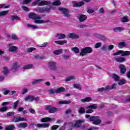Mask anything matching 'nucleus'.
I'll return each mask as SVG.
<instances>
[{"instance_id":"f257e3e1","label":"nucleus","mask_w":130,"mask_h":130,"mask_svg":"<svg viewBox=\"0 0 130 130\" xmlns=\"http://www.w3.org/2000/svg\"><path fill=\"white\" fill-rule=\"evenodd\" d=\"M28 18L29 19L35 20L34 23H35V24H44L49 23V20H41V17L39 15L34 12L29 13L28 14Z\"/></svg>"},{"instance_id":"f03ea898","label":"nucleus","mask_w":130,"mask_h":130,"mask_svg":"<svg viewBox=\"0 0 130 130\" xmlns=\"http://www.w3.org/2000/svg\"><path fill=\"white\" fill-rule=\"evenodd\" d=\"M51 1H50L43 0L41 1V0H36V1L32 3V6L35 7L36 5H38L39 7H43L44 6H48V5H51Z\"/></svg>"},{"instance_id":"7ed1b4c3","label":"nucleus","mask_w":130,"mask_h":130,"mask_svg":"<svg viewBox=\"0 0 130 130\" xmlns=\"http://www.w3.org/2000/svg\"><path fill=\"white\" fill-rule=\"evenodd\" d=\"M86 118H89L90 121H93L92 123L95 124L96 125L101 123V120L99 119L100 117L98 116H90L89 115H86L85 116Z\"/></svg>"},{"instance_id":"20e7f679","label":"nucleus","mask_w":130,"mask_h":130,"mask_svg":"<svg viewBox=\"0 0 130 130\" xmlns=\"http://www.w3.org/2000/svg\"><path fill=\"white\" fill-rule=\"evenodd\" d=\"M91 52H93V49L91 47H87L82 49L79 54L81 56H84V55H86L88 53H91Z\"/></svg>"},{"instance_id":"39448f33","label":"nucleus","mask_w":130,"mask_h":130,"mask_svg":"<svg viewBox=\"0 0 130 130\" xmlns=\"http://www.w3.org/2000/svg\"><path fill=\"white\" fill-rule=\"evenodd\" d=\"M120 54H121V56H126L127 55H130V51L119 50L115 53H113V56H116L117 55H120Z\"/></svg>"},{"instance_id":"423d86ee","label":"nucleus","mask_w":130,"mask_h":130,"mask_svg":"<svg viewBox=\"0 0 130 130\" xmlns=\"http://www.w3.org/2000/svg\"><path fill=\"white\" fill-rule=\"evenodd\" d=\"M98 105L96 104H92L91 105L88 106L85 108L86 109H87L86 111V113H92L94 111L93 109H97Z\"/></svg>"},{"instance_id":"0eeeda50","label":"nucleus","mask_w":130,"mask_h":130,"mask_svg":"<svg viewBox=\"0 0 130 130\" xmlns=\"http://www.w3.org/2000/svg\"><path fill=\"white\" fill-rule=\"evenodd\" d=\"M8 50L10 52L16 53L18 51V47L17 46H13V44H9L8 45Z\"/></svg>"},{"instance_id":"6e6552de","label":"nucleus","mask_w":130,"mask_h":130,"mask_svg":"<svg viewBox=\"0 0 130 130\" xmlns=\"http://www.w3.org/2000/svg\"><path fill=\"white\" fill-rule=\"evenodd\" d=\"M58 10L62 12V14H63L64 17H67V18H69V17H70L69 9L67 8H58Z\"/></svg>"},{"instance_id":"1a4fd4ad","label":"nucleus","mask_w":130,"mask_h":130,"mask_svg":"<svg viewBox=\"0 0 130 130\" xmlns=\"http://www.w3.org/2000/svg\"><path fill=\"white\" fill-rule=\"evenodd\" d=\"M48 66L52 71L56 70V62L54 61H49L48 62Z\"/></svg>"},{"instance_id":"9d476101","label":"nucleus","mask_w":130,"mask_h":130,"mask_svg":"<svg viewBox=\"0 0 130 130\" xmlns=\"http://www.w3.org/2000/svg\"><path fill=\"white\" fill-rule=\"evenodd\" d=\"M46 110H47L49 113H54L57 111V109L50 105L46 107Z\"/></svg>"},{"instance_id":"9b49d317","label":"nucleus","mask_w":130,"mask_h":130,"mask_svg":"<svg viewBox=\"0 0 130 130\" xmlns=\"http://www.w3.org/2000/svg\"><path fill=\"white\" fill-rule=\"evenodd\" d=\"M79 37V35L75 34V32H71L67 35V38L68 39H78Z\"/></svg>"},{"instance_id":"f8f14e48","label":"nucleus","mask_w":130,"mask_h":130,"mask_svg":"<svg viewBox=\"0 0 130 130\" xmlns=\"http://www.w3.org/2000/svg\"><path fill=\"white\" fill-rule=\"evenodd\" d=\"M110 77L112 79H113V80L115 81V82H118V81H119V76L115 73L112 74Z\"/></svg>"},{"instance_id":"ddd939ff","label":"nucleus","mask_w":130,"mask_h":130,"mask_svg":"<svg viewBox=\"0 0 130 130\" xmlns=\"http://www.w3.org/2000/svg\"><path fill=\"white\" fill-rule=\"evenodd\" d=\"M120 21L122 23H127L129 22L128 16H124L120 18Z\"/></svg>"},{"instance_id":"4468645a","label":"nucleus","mask_w":130,"mask_h":130,"mask_svg":"<svg viewBox=\"0 0 130 130\" xmlns=\"http://www.w3.org/2000/svg\"><path fill=\"white\" fill-rule=\"evenodd\" d=\"M114 60H116L117 62H124V61H126L125 58L123 57L115 58Z\"/></svg>"},{"instance_id":"2eb2a0df","label":"nucleus","mask_w":130,"mask_h":130,"mask_svg":"<svg viewBox=\"0 0 130 130\" xmlns=\"http://www.w3.org/2000/svg\"><path fill=\"white\" fill-rule=\"evenodd\" d=\"M24 101L28 102L29 101L30 102H32L34 100V96L32 95H27L24 99Z\"/></svg>"},{"instance_id":"dca6fc26","label":"nucleus","mask_w":130,"mask_h":130,"mask_svg":"<svg viewBox=\"0 0 130 130\" xmlns=\"http://www.w3.org/2000/svg\"><path fill=\"white\" fill-rule=\"evenodd\" d=\"M78 19L80 22H84V21H86V20H87V16L85 15H79Z\"/></svg>"},{"instance_id":"f3484780","label":"nucleus","mask_w":130,"mask_h":130,"mask_svg":"<svg viewBox=\"0 0 130 130\" xmlns=\"http://www.w3.org/2000/svg\"><path fill=\"white\" fill-rule=\"evenodd\" d=\"M50 124L49 123L47 124H36L35 126L36 127H44L45 128L46 127H49Z\"/></svg>"},{"instance_id":"a211bd4d","label":"nucleus","mask_w":130,"mask_h":130,"mask_svg":"<svg viewBox=\"0 0 130 130\" xmlns=\"http://www.w3.org/2000/svg\"><path fill=\"white\" fill-rule=\"evenodd\" d=\"M119 68L120 70L121 74H124L126 72V69H125V66L123 64L119 65Z\"/></svg>"},{"instance_id":"6ab92c4d","label":"nucleus","mask_w":130,"mask_h":130,"mask_svg":"<svg viewBox=\"0 0 130 130\" xmlns=\"http://www.w3.org/2000/svg\"><path fill=\"white\" fill-rule=\"evenodd\" d=\"M84 121L83 120H78L74 124V127H80L81 126V123H83Z\"/></svg>"},{"instance_id":"aec40b11","label":"nucleus","mask_w":130,"mask_h":130,"mask_svg":"<svg viewBox=\"0 0 130 130\" xmlns=\"http://www.w3.org/2000/svg\"><path fill=\"white\" fill-rule=\"evenodd\" d=\"M14 122H19V121H27L26 118L17 117L14 120Z\"/></svg>"},{"instance_id":"412c9836","label":"nucleus","mask_w":130,"mask_h":130,"mask_svg":"<svg viewBox=\"0 0 130 130\" xmlns=\"http://www.w3.org/2000/svg\"><path fill=\"white\" fill-rule=\"evenodd\" d=\"M123 30H124V27H118L113 28L114 32H121L123 31Z\"/></svg>"},{"instance_id":"4be33fe9","label":"nucleus","mask_w":130,"mask_h":130,"mask_svg":"<svg viewBox=\"0 0 130 130\" xmlns=\"http://www.w3.org/2000/svg\"><path fill=\"white\" fill-rule=\"evenodd\" d=\"M84 5H85V4L83 1L79 3L73 2V7H82V6H84Z\"/></svg>"},{"instance_id":"5701e85b","label":"nucleus","mask_w":130,"mask_h":130,"mask_svg":"<svg viewBox=\"0 0 130 130\" xmlns=\"http://www.w3.org/2000/svg\"><path fill=\"white\" fill-rule=\"evenodd\" d=\"M54 119H52L51 118L49 117H46L41 119V122H47V121H52L54 120Z\"/></svg>"},{"instance_id":"b1692460","label":"nucleus","mask_w":130,"mask_h":130,"mask_svg":"<svg viewBox=\"0 0 130 130\" xmlns=\"http://www.w3.org/2000/svg\"><path fill=\"white\" fill-rule=\"evenodd\" d=\"M32 68H33V64H28L23 66L22 67V69L23 70H31V69H32Z\"/></svg>"},{"instance_id":"393cba45","label":"nucleus","mask_w":130,"mask_h":130,"mask_svg":"<svg viewBox=\"0 0 130 130\" xmlns=\"http://www.w3.org/2000/svg\"><path fill=\"white\" fill-rule=\"evenodd\" d=\"M21 64H19L17 62H15L13 63V67L11 68V70H16L18 68H20Z\"/></svg>"},{"instance_id":"a878e982","label":"nucleus","mask_w":130,"mask_h":130,"mask_svg":"<svg viewBox=\"0 0 130 130\" xmlns=\"http://www.w3.org/2000/svg\"><path fill=\"white\" fill-rule=\"evenodd\" d=\"M126 46H127V45H126V43L124 42H121L118 43L119 48H123V47H125Z\"/></svg>"},{"instance_id":"bb28decb","label":"nucleus","mask_w":130,"mask_h":130,"mask_svg":"<svg viewBox=\"0 0 130 130\" xmlns=\"http://www.w3.org/2000/svg\"><path fill=\"white\" fill-rule=\"evenodd\" d=\"M67 41L66 40L63 41H55V43L56 44H59V45H63V44H66L67 43Z\"/></svg>"},{"instance_id":"cd10ccee","label":"nucleus","mask_w":130,"mask_h":130,"mask_svg":"<svg viewBox=\"0 0 130 130\" xmlns=\"http://www.w3.org/2000/svg\"><path fill=\"white\" fill-rule=\"evenodd\" d=\"M56 37H57L58 39H64V38H66V35L62 34H57Z\"/></svg>"},{"instance_id":"c85d7f7f","label":"nucleus","mask_w":130,"mask_h":130,"mask_svg":"<svg viewBox=\"0 0 130 130\" xmlns=\"http://www.w3.org/2000/svg\"><path fill=\"white\" fill-rule=\"evenodd\" d=\"M43 79H34L32 82V85H36V84H39V83H41V82H43Z\"/></svg>"},{"instance_id":"c756f323","label":"nucleus","mask_w":130,"mask_h":130,"mask_svg":"<svg viewBox=\"0 0 130 130\" xmlns=\"http://www.w3.org/2000/svg\"><path fill=\"white\" fill-rule=\"evenodd\" d=\"M90 101H92V98L90 97H86L81 100V102H90Z\"/></svg>"},{"instance_id":"7c9ffc66","label":"nucleus","mask_w":130,"mask_h":130,"mask_svg":"<svg viewBox=\"0 0 130 130\" xmlns=\"http://www.w3.org/2000/svg\"><path fill=\"white\" fill-rule=\"evenodd\" d=\"M9 12H10V11H9V10L3 11L0 12V17H4L5 16H7V15H8V14H9Z\"/></svg>"},{"instance_id":"2f4dec72","label":"nucleus","mask_w":130,"mask_h":130,"mask_svg":"<svg viewBox=\"0 0 130 130\" xmlns=\"http://www.w3.org/2000/svg\"><path fill=\"white\" fill-rule=\"evenodd\" d=\"M72 80H76V76H70L67 77L65 81L66 82H69L70 81H72Z\"/></svg>"},{"instance_id":"473e14b6","label":"nucleus","mask_w":130,"mask_h":130,"mask_svg":"<svg viewBox=\"0 0 130 130\" xmlns=\"http://www.w3.org/2000/svg\"><path fill=\"white\" fill-rule=\"evenodd\" d=\"M70 103H72V101H60L59 102V104H70Z\"/></svg>"},{"instance_id":"72a5a7b5","label":"nucleus","mask_w":130,"mask_h":130,"mask_svg":"<svg viewBox=\"0 0 130 130\" xmlns=\"http://www.w3.org/2000/svg\"><path fill=\"white\" fill-rule=\"evenodd\" d=\"M66 91V88L64 87H60L56 89V93H60V92H64Z\"/></svg>"},{"instance_id":"f704fd0d","label":"nucleus","mask_w":130,"mask_h":130,"mask_svg":"<svg viewBox=\"0 0 130 130\" xmlns=\"http://www.w3.org/2000/svg\"><path fill=\"white\" fill-rule=\"evenodd\" d=\"M2 91L4 93V95H8L10 93V90L7 88H2Z\"/></svg>"},{"instance_id":"c9c22d12","label":"nucleus","mask_w":130,"mask_h":130,"mask_svg":"<svg viewBox=\"0 0 130 130\" xmlns=\"http://www.w3.org/2000/svg\"><path fill=\"white\" fill-rule=\"evenodd\" d=\"M53 53L54 54H55L56 55H58L60 54V53H62V50L61 49L56 50L53 52Z\"/></svg>"},{"instance_id":"e433bc0d","label":"nucleus","mask_w":130,"mask_h":130,"mask_svg":"<svg viewBox=\"0 0 130 130\" xmlns=\"http://www.w3.org/2000/svg\"><path fill=\"white\" fill-rule=\"evenodd\" d=\"M36 12L38 13H44V7L43 8H38L36 9Z\"/></svg>"},{"instance_id":"4c0bfd02","label":"nucleus","mask_w":130,"mask_h":130,"mask_svg":"<svg viewBox=\"0 0 130 130\" xmlns=\"http://www.w3.org/2000/svg\"><path fill=\"white\" fill-rule=\"evenodd\" d=\"M125 83H126L125 80L123 79H121L120 80H118V85H119V86L124 85Z\"/></svg>"},{"instance_id":"58836bf2","label":"nucleus","mask_w":130,"mask_h":130,"mask_svg":"<svg viewBox=\"0 0 130 130\" xmlns=\"http://www.w3.org/2000/svg\"><path fill=\"white\" fill-rule=\"evenodd\" d=\"M53 9V8L50 7V8H47V7H44V13H49L50 12L51 10Z\"/></svg>"},{"instance_id":"ea45409f","label":"nucleus","mask_w":130,"mask_h":130,"mask_svg":"<svg viewBox=\"0 0 130 130\" xmlns=\"http://www.w3.org/2000/svg\"><path fill=\"white\" fill-rule=\"evenodd\" d=\"M79 113H80V114H83L84 113H85V112H86V111L85 110V108L84 107H81L79 111H78Z\"/></svg>"},{"instance_id":"a19ab883","label":"nucleus","mask_w":130,"mask_h":130,"mask_svg":"<svg viewBox=\"0 0 130 130\" xmlns=\"http://www.w3.org/2000/svg\"><path fill=\"white\" fill-rule=\"evenodd\" d=\"M11 20L12 21H14L15 20H18L19 21L21 20V19L19 18V17H18V16H17V15H12V16H11Z\"/></svg>"},{"instance_id":"79ce46f5","label":"nucleus","mask_w":130,"mask_h":130,"mask_svg":"<svg viewBox=\"0 0 130 130\" xmlns=\"http://www.w3.org/2000/svg\"><path fill=\"white\" fill-rule=\"evenodd\" d=\"M15 128V126L14 125H10V126H7L5 127V129L6 130H14V128Z\"/></svg>"},{"instance_id":"37998d69","label":"nucleus","mask_w":130,"mask_h":130,"mask_svg":"<svg viewBox=\"0 0 130 130\" xmlns=\"http://www.w3.org/2000/svg\"><path fill=\"white\" fill-rule=\"evenodd\" d=\"M73 87L74 88H75V89H78V90H82V87H81V85H80V84H74Z\"/></svg>"},{"instance_id":"c03bdc74","label":"nucleus","mask_w":130,"mask_h":130,"mask_svg":"<svg viewBox=\"0 0 130 130\" xmlns=\"http://www.w3.org/2000/svg\"><path fill=\"white\" fill-rule=\"evenodd\" d=\"M27 126H28V123H22L19 124V127H21L22 128H25Z\"/></svg>"},{"instance_id":"a18cd8bd","label":"nucleus","mask_w":130,"mask_h":130,"mask_svg":"<svg viewBox=\"0 0 130 130\" xmlns=\"http://www.w3.org/2000/svg\"><path fill=\"white\" fill-rule=\"evenodd\" d=\"M52 6H60L61 5V3L58 0H57L55 2H54L52 4Z\"/></svg>"},{"instance_id":"49530a36","label":"nucleus","mask_w":130,"mask_h":130,"mask_svg":"<svg viewBox=\"0 0 130 130\" xmlns=\"http://www.w3.org/2000/svg\"><path fill=\"white\" fill-rule=\"evenodd\" d=\"M72 51H74L75 53H79L80 52V49L78 47H74L72 48Z\"/></svg>"},{"instance_id":"de8ad7c7","label":"nucleus","mask_w":130,"mask_h":130,"mask_svg":"<svg viewBox=\"0 0 130 130\" xmlns=\"http://www.w3.org/2000/svg\"><path fill=\"white\" fill-rule=\"evenodd\" d=\"M19 102H20V101L18 100L14 103V105H13V109H16L17 107H18V105H19Z\"/></svg>"},{"instance_id":"09e8293b","label":"nucleus","mask_w":130,"mask_h":130,"mask_svg":"<svg viewBox=\"0 0 130 130\" xmlns=\"http://www.w3.org/2000/svg\"><path fill=\"white\" fill-rule=\"evenodd\" d=\"M9 69L7 67H4L3 70V73L4 75H7V74H9Z\"/></svg>"},{"instance_id":"8fccbe9b","label":"nucleus","mask_w":130,"mask_h":130,"mask_svg":"<svg viewBox=\"0 0 130 130\" xmlns=\"http://www.w3.org/2000/svg\"><path fill=\"white\" fill-rule=\"evenodd\" d=\"M9 109V107H3L2 108H0V112H5V111H7Z\"/></svg>"},{"instance_id":"3c124183","label":"nucleus","mask_w":130,"mask_h":130,"mask_svg":"<svg viewBox=\"0 0 130 130\" xmlns=\"http://www.w3.org/2000/svg\"><path fill=\"white\" fill-rule=\"evenodd\" d=\"M34 50H36V48L30 47V48H27L26 50V51L29 53L30 52H32V51H34Z\"/></svg>"},{"instance_id":"603ef678","label":"nucleus","mask_w":130,"mask_h":130,"mask_svg":"<svg viewBox=\"0 0 130 130\" xmlns=\"http://www.w3.org/2000/svg\"><path fill=\"white\" fill-rule=\"evenodd\" d=\"M98 37L101 40H103V41H105V40H106V37H105L104 36L99 35H98Z\"/></svg>"},{"instance_id":"864d4df0","label":"nucleus","mask_w":130,"mask_h":130,"mask_svg":"<svg viewBox=\"0 0 130 130\" xmlns=\"http://www.w3.org/2000/svg\"><path fill=\"white\" fill-rule=\"evenodd\" d=\"M49 94H54V93H56V89H50L48 91Z\"/></svg>"},{"instance_id":"5fc2aeb1","label":"nucleus","mask_w":130,"mask_h":130,"mask_svg":"<svg viewBox=\"0 0 130 130\" xmlns=\"http://www.w3.org/2000/svg\"><path fill=\"white\" fill-rule=\"evenodd\" d=\"M27 26L28 27H30L31 28H33L34 29H38V26H36V25H32V24H27Z\"/></svg>"},{"instance_id":"6e6d98bb","label":"nucleus","mask_w":130,"mask_h":130,"mask_svg":"<svg viewBox=\"0 0 130 130\" xmlns=\"http://www.w3.org/2000/svg\"><path fill=\"white\" fill-rule=\"evenodd\" d=\"M58 127H59V125H54L51 127V130H56V129H57V128H58Z\"/></svg>"},{"instance_id":"4d7b16f0","label":"nucleus","mask_w":130,"mask_h":130,"mask_svg":"<svg viewBox=\"0 0 130 130\" xmlns=\"http://www.w3.org/2000/svg\"><path fill=\"white\" fill-rule=\"evenodd\" d=\"M78 28H87L88 25L85 24H79L78 25Z\"/></svg>"},{"instance_id":"13d9d810","label":"nucleus","mask_w":130,"mask_h":130,"mask_svg":"<svg viewBox=\"0 0 130 130\" xmlns=\"http://www.w3.org/2000/svg\"><path fill=\"white\" fill-rule=\"evenodd\" d=\"M32 2V0H24L23 2V5H28V4H30Z\"/></svg>"},{"instance_id":"bf43d9fd","label":"nucleus","mask_w":130,"mask_h":130,"mask_svg":"<svg viewBox=\"0 0 130 130\" xmlns=\"http://www.w3.org/2000/svg\"><path fill=\"white\" fill-rule=\"evenodd\" d=\"M87 12L88 14H93V13H94V10H93L92 9L87 8Z\"/></svg>"},{"instance_id":"052dcab7","label":"nucleus","mask_w":130,"mask_h":130,"mask_svg":"<svg viewBox=\"0 0 130 130\" xmlns=\"http://www.w3.org/2000/svg\"><path fill=\"white\" fill-rule=\"evenodd\" d=\"M114 48V46L113 45H110L108 46V50L110 51V50H112Z\"/></svg>"},{"instance_id":"680f3d73","label":"nucleus","mask_w":130,"mask_h":130,"mask_svg":"<svg viewBox=\"0 0 130 130\" xmlns=\"http://www.w3.org/2000/svg\"><path fill=\"white\" fill-rule=\"evenodd\" d=\"M102 45V44L101 43H97L95 45V48H99L101 47Z\"/></svg>"},{"instance_id":"e2e57ef3","label":"nucleus","mask_w":130,"mask_h":130,"mask_svg":"<svg viewBox=\"0 0 130 130\" xmlns=\"http://www.w3.org/2000/svg\"><path fill=\"white\" fill-rule=\"evenodd\" d=\"M104 91H106L105 88H104V87H101V88L98 89V92H100L101 93V92H103Z\"/></svg>"},{"instance_id":"0e129e2a","label":"nucleus","mask_w":130,"mask_h":130,"mask_svg":"<svg viewBox=\"0 0 130 130\" xmlns=\"http://www.w3.org/2000/svg\"><path fill=\"white\" fill-rule=\"evenodd\" d=\"M105 91H110V90H112V88H111V86L108 85L105 88Z\"/></svg>"},{"instance_id":"69168bd1","label":"nucleus","mask_w":130,"mask_h":130,"mask_svg":"<svg viewBox=\"0 0 130 130\" xmlns=\"http://www.w3.org/2000/svg\"><path fill=\"white\" fill-rule=\"evenodd\" d=\"M28 92V89L27 88H24L21 91V94H24Z\"/></svg>"},{"instance_id":"338daca9","label":"nucleus","mask_w":130,"mask_h":130,"mask_svg":"<svg viewBox=\"0 0 130 130\" xmlns=\"http://www.w3.org/2000/svg\"><path fill=\"white\" fill-rule=\"evenodd\" d=\"M47 44H48V43L45 42L43 44L41 45L40 46V47H46V46H47Z\"/></svg>"},{"instance_id":"774afa93","label":"nucleus","mask_w":130,"mask_h":130,"mask_svg":"<svg viewBox=\"0 0 130 130\" xmlns=\"http://www.w3.org/2000/svg\"><path fill=\"white\" fill-rule=\"evenodd\" d=\"M102 50H104V51H107L108 50V48H107V46H103L102 47Z\"/></svg>"}]
</instances>
